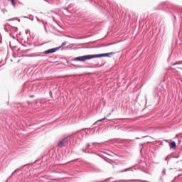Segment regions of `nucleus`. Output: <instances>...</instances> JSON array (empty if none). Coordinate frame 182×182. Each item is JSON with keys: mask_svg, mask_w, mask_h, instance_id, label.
I'll list each match as a JSON object with an SVG mask.
<instances>
[{"mask_svg": "<svg viewBox=\"0 0 182 182\" xmlns=\"http://www.w3.org/2000/svg\"><path fill=\"white\" fill-rule=\"evenodd\" d=\"M59 49H60V47H57V48H51V49L46 50L44 52V53H45V55H48L49 53H55V52H57V50H59Z\"/></svg>", "mask_w": 182, "mask_h": 182, "instance_id": "7ed1b4c3", "label": "nucleus"}, {"mask_svg": "<svg viewBox=\"0 0 182 182\" xmlns=\"http://www.w3.org/2000/svg\"><path fill=\"white\" fill-rule=\"evenodd\" d=\"M176 147H177V145L176 144V141H173L171 143V149H173V150H176Z\"/></svg>", "mask_w": 182, "mask_h": 182, "instance_id": "20e7f679", "label": "nucleus"}, {"mask_svg": "<svg viewBox=\"0 0 182 182\" xmlns=\"http://www.w3.org/2000/svg\"><path fill=\"white\" fill-rule=\"evenodd\" d=\"M95 144H96V143H92V146H95Z\"/></svg>", "mask_w": 182, "mask_h": 182, "instance_id": "2eb2a0df", "label": "nucleus"}, {"mask_svg": "<svg viewBox=\"0 0 182 182\" xmlns=\"http://www.w3.org/2000/svg\"><path fill=\"white\" fill-rule=\"evenodd\" d=\"M70 139H72V136H68L64 139H63L61 141H60L58 144V147H60V149H62V147H64V146L67 145L69 141H70Z\"/></svg>", "mask_w": 182, "mask_h": 182, "instance_id": "f03ea898", "label": "nucleus"}, {"mask_svg": "<svg viewBox=\"0 0 182 182\" xmlns=\"http://www.w3.org/2000/svg\"><path fill=\"white\" fill-rule=\"evenodd\" d=\"M65 45H66V43H62V46H65Z\"/></svg>", "mask_w": 182, "mask_h": 182, "instance_id": "ddd939ff", "label": "nucleus"}, {"mask_svg": "<svg viewBox=\"0 0 182 182\" xmlns=\"http://www.w3.org/2000/svg\"><path fill=\"white\" fill-rule=\"evenodd\" d=\"M28 32H29V30L26 31V33H28Z\"/></svg>", "mask_w": 182, "mask_h": 182, "instance_id": "4468645a", "label": "nucleus"}, {"mask_svg": "<svg viewBox=\"0 0 182 182\" xmlns=\"http://www.w3.org/2000/svg\"><path fill=\"white\" fill-rule=\"evenodd\" d=\"M106 119H107L106 117H104V118H102L101 119L97 120L95 123L93 124V126H95V124L99 123V122H103V120H106Z\"/></svg>", "mask_w": 182, "mask_h": 182, "instance_id": "0eeeda50", "label": "nucleus"}, {"mask_svg": "<svg viewBox=\"0 0 182 182\" xmlns=\"http://www.w3.org/2000/svg\"><path fill=\"white\" fill-rule=\"evenodd\" d=\"M110 55H114V53L82 55L77 57L73 59V60L78 62H85V60H90V59H95L96 58H107V56H110Z\"/></svg>", "mask_w": 182, "mask_h": 182, "instance_id": "f257e3e1", "label": "nucleus"}, {"mask_svg": "<svg viewBox=\"0 0 182 182\" xmlns=\"http://www.w3.org/2000/svg\"><path fill=\"white\" fill-rule=\"evenodd\" d=\"M89 147H90V144H86V148H87V149H89Z\"/></svg>", "mask_w": 182, "mask_h": 182, "instance_id": "9d476101", "label": "nucleus"}, {"mask_svg": "<svg viewBox=\"0 0 182 182\" xmlns=\"http://www.w3.org/2000/svg\"><path fill=\"white\" fill-rule=\"evenodd\" d=\"M165 160H167V158H166Z\"/></svg>", "mask_w": 182, "mask_h": 182, "instance_id": "a211bd4d", "label": "nucleus"}, {"mask_svg": "<svg viewBox=\"0 0 182 182\" xmlns=\"http://www.w3.org/2000/svg\"><path fill=\"white\" fill-rule=\"evenodd\" d=\"M97 66H99V65L98 64H95V65H92V68H97Z\"/></svg>", "mask_w": 182, "mask_h": 182, "instance_id": "1a4fd4ad", "label": "nucleus"}, {"mask_svg": "<svg viewBox=\"0 0 182 182\" xmlns=\"http://www.w3.org/2000/svg\"><path fill=\"white\" fill-rule=\"evenodd\" d=\"M15 171H14V173H15ZM14 173H12V175H11V176H14Z\"/></svg>", "mask_w": 182, "mask_h": 182, "instance_id": "dca6fc26", "label": "nucleus"}, {"mask_svg": "<svg viewBox=\"0 0 182 182\" xmlns=\"http://www.w3.org/2000/svg\"><path fill=\"white\" fill-rule=\"evenodd\" d=\"M13 31L14 32H18V28L17 27L13 28Z\"/></svg>", "mask_w": 182, "mask_h": 182, "instance_id": "6e6552de", "label": "nucleus"}, {"mask_svg": "<svg viewBox=\"0 0 182 182\" xmlns=\"http://www.w3.org/2000/svg\"><path fill=\"white\" fill-rule=\"evenodd\" d=\"M130 170H131L130 168H127L124 170L118 171V173H125L126 171H130Z\"/></svg>", "mask_w": 182, "mask_h": 182, "instance_id": "39448f33", "label": "nucleus"}, {"mask_svg": "<svg viewBox=\"0 0 182 182\" xmlns=\"http://www.w3.org/2000/svg\"><path fill=\"white\" fill-rule=\"evenodd\" d=\"M111 114H112L111 112L108 113V114H107V117H109V116H111Z\"/></svg>", "mask_w": 182, "mask_h": 182, "instance_id": "f8f14e48", "label": "nucleus"}, {"mask_svg": "<svg viewBox=\"0 0 182 182\" xmlns=\"http://www.w3.org/2000/svg\"><path fill=\"white\" fill-rule=\"evenodd\" d=\"M162 174H166V169H163Z\"/></svg>", "mask_w": 182, "mask_h": 182, "instance_id": "9b49d317", "label": "nucleus"}, {"mask_svg": "<svg viewBox=\"0 0 182 182\" xmlns=\"http://www.w3.org/2000/svg\"><path fill=\"white\" fill-rule=\"evenodd\" d=\"M112 112H114V109H112Z\"/></svg>", "mask_w": 182, "mask_h": 182, "instance_id": "f3484780", "label": "nucleus"}, {"mask_svg": "<svg viewBox=\"0 0 182 182\" xmlns=\"http://www.w3.org/2000/svg\"><path fill=\"white\" fill-rule=\"evenodd\" d=\"M11 5L14 6V8H15L16 5V2H15V0H9Z\"/></svg>", "mask_w": 182, "mask_h": 182, "instance_id": "423d86ee", "label": "nucleus"}]
</instances>
